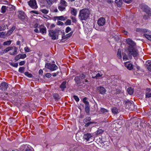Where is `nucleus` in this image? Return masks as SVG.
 <instances>
[{"instance_id":"obj_1","label":"nucleus","mask_w":151,"mask_h":151,"mask_svg":"<svg viewBox=\"0 0 151 151\" xmlns=\"http://www.w3.org/2000/svg\"><path fill=\"white\" fill-rule=\"evenodd\" d=\"M126 42L129 45L127 47L128 56L133 55L134 57L137 56L138 52L136 48V43L130 38L127 39Z\"/></svg>"},{"instance_id":"obj_2","label":"nucleus","mask_w":151,"mask_h":151,"mask_svg":"<svg viewBox=\"0 0 151 151\" xmlns=\"http://www.w3.org/2000/svg\"><path fill=\"white\" fill-rule=\"evenodd\" d=\"M90 13V11L88 9L84 8L80 11L79 18L81 21L86 20L88 18Z\"/></svg>"},{"instance_id":"obj_3","label":"nucleus","mask_w":151,"mask_h":151,"mask_svg":"<svg viewBox=\"0 0 151 151\" xmlns=\"http://www.w3.org/2000/svg\"><path fill=\"white\" fill-rule=\"evenodd\" d=\"M62 33V32L57 29L54 30H50L49 32V35L53 40L58 39L59 33Z\"/></svg>"},{"instance_id":"obj_4","label":"nucleus","mask_w":151,"mask_h":151,"mask_svg":"<svg viewBox=\"0 0 151 151\" xmlns=\"http://www.w3.org/2000/svg\"><path fill=\"white\" fill-rule=\"evenodd\" d=\"M67 6V2L64 0H61L58 6V9L61 11H63L65 9Z\"/></svg>"},{"instance_id":"obj_5","label":"nucleus","mask_w":151,"mask_h":151,"mask_svg":"<svg viewBox=\"0 0 151 151\" xmlns=\"http://www.w3.org/2000/svg\"><path fill=\"white\" fill-rule=\"evenodd\" d=\"M140 7L143 11L151 16V9L150 7L144 4H141L140 5Z\"/></svg>"},{"instance_id":"obj_6","label":"nucleus","mask_w":151,"mask_h":151,"mask_svg":"<svg viewBox=\"0 0 151 151\" xmlns=\"http://www.w3.org/2000/svg\"><path fill=\"white\" fill-rule=\"evenodd\" d=\"M45 67L51 71L55 70L58 68V66L55 64L48 63H47L45 64Z\"/></svg>"},{"instance_id":"obj_7","label":"nucleus","mask_w":151,"mask_h":151,"mask_svg":"<svg viewBox=\"0 0 151 151\" xmlns=\"http://www.w3.org/2000/svg\"><path fill=\"white\" fill-rule=\"evenodd\" d=\"M91 118L90 117H87L83 120V122L85 124L84 127H87L89 125L94 123V122H91Z\"/></svg>"},{"instance_id":"obj_8","label":"nucleus","mask_w":151,"mask_h":151,"mask_svg":"<svg viewBox=\"0 0 151 151\" xmlns=\"http://www.w3.org/2000/svg\"><path fill=\"white\" fill-rule=\"evenodd\" d=\"M29 6L31 8L36 9L37 8L36 1L35 0H30L28 2Z\"/></svg>"},{"instance_id":"obj_9","label":"nucleus","mask_w":151,"mask_h":151,"mask_svg":"<svg viewBox=\"0 0 151 151\" xmlns=\"http://www.w3.org/2000/svg\"><path fill=\"white\" fill-rule=\"evenodd\" d=\"M96 91L99 94L104 95L105 93L106 90L104 87L100 86L97 87Z\"/></svg>"},{"instance_id":"obj_10","label":"nucleus","mask_w":151,"mask_h":151,"mask_svg":"<svg viewBox=\"0 0 151 151\" xmlns=\"http://www.w3.org/2000/svg\"><path fill=\"white\" fill-rule=\"evenodd\" d=\"M125 102L126 104V108L128 109H131L132 110L133 107H134V104L133 102L130 101L128 100L125 101Z\"/></svg>"},{"instance_id":"obj_11","label":"nucleus","mask_w":151,"mask_h":151,"mask_svg":"<svg viewBox=\"0 0 151 151\" xmlns=\"http://www.w3.org/2000/svg\"><path fill=\"white\" fill-rule=\"evenodd\" d=\"M97 23L99 26H104L106 23V20L104 17H100L98 19Z\"/></svg>"},{"instance_id":"obj_12","label":"nucleus","mask_w":151,"mask_h":151,"mask_svg":"<svg viewBox=\"0 0 151 151\" xmlns=\"http://www.w3.org/2000/svg\"><path fill=\"white\" fill-rule=\"evenodd\" d=\"M8 87V84L6 82H4L1 83L0 86V89L2 91H6Z\"/></svg>"},{"instance_id":"obj_13","label":"nucleus","mask_w":151,"mask_h":151,"mask_svg":"<svg viewBox=\"0 0 151 151\" xmlns=\"http://www.w3.org/2000/svg\"><path fill=\"white\" fill-rule=\"evenodd\" d=\"M18 12V17L22 21H24L25 18V15L24 12L21 11H19Z\"/></svg>"},{"instance_id":"obj_14","label":"nucleus","mask_w":151,"mask_h":151,"mask_svg":"<svg viewBox=\"0 0 151 151\" xmlns=\"http://www.w3.org/2000/svg\"><path fill=\"white\" fill-rule=\"evenodd\" d=\"M92 136L90 133H87L85 134L83 136V138L84 139L86 140L87 141H88L90 139H92Z\"/></svg>"},{"instance_id":"obj_15","label":"nucleus","mask_w":151,"mask_h":151,"mask_svg":"<svg viewBox=\"0 0 151 151\" xmlns=\"http://www.w3.org/2000/svg\"><path fill=\"white\" fill-rule=\"evenodd\" d=\"M26 56V55L25 54H19L16 56L15 58V60L16 61H17L20 59H24L25 58Z\"/></svg>"},{"instance_id":"obj_16","label":"nucleus","mask_w":151,"mask_h":151,"mask_svg":"<svg viewBox=\"0 0 151 151\" xmlns=\"http://www.w3.org/2000/svg\"><path fill=\"white\" fill-rule=\"evenodd\" d=\"M40 32L43 34L45 35L46 33V28L41 25L40 28Z\"/></svg>"},{"instance_id":"obj_17","label":"nucleus","mask_w":151,"mask_h":151,"mask_svg":"<svg viewBox=\"0 0 151 151\" xmlns=\"http://www.w3.org/2000/svg\"><path fill=\"white\" fill-rule=\"evenodd\" d=\"M15 28V27L14 26H13L6 34V36H8L10 35L14 30Z\"/></svg>"},{"instance_id":"obj_18","label":"nucleus","mask_w":151,"mask_h":151,"mask_svg":"<svg viewBox=\"0 0 151 151\" xmlns=\"http://www.w3.org/2000/svg\"><path fill=\"white\" fill-rule=\"evenodd\" d=\"M70 13L72 15L74 16H76V15L77 14V11L75 8H70Z\"/></svg>"},{"instance_id":"obj_19","label":"nucleus","mask_w":151,"mask_h":151,"mask_svg":"<svg viewBox=\"0 0 151 151\" xmlns=\"http://www.w3.org/2000/svg\"><path fill=\"white\" fill-rule=\"evenodd\" d=\"M66 82L65 81H63L61 85L60 86V87L61 88L62 91H63L65 88H66Z\"/></svg>"},{"instance_id":"obj_20","label":"nucleus","mask_w":151,"mask_h":151,"mask_svg":"<svg viewBox=\"0 0 151 151\" xmlns=\"http://www.w3.org/2000/svg\"><path fill=\"white\" fill-rule=\"evenodd\" d=\"M125 65L127 68L129 70H131L133 68V65L129 63H125Z\"/></svg>"},{"instance_id":"obj_21","label":"nucleus","mask_w":151,"mask_h":151,"mask_svg":"<svg viewBox=\"0 0 151 151\" xmlns=\"http://www.w3.org/2000/svg\"><path fill=\"white\" fill-rule=\"evenodd\" d=\"M47 2L46 6L47 7H50L52 4L53 2L52 0H46Z\"/></svg>"},{"instance_id":"obj_22","label":"nucleus","mask_w":151,"mask_h":151,"mask_svg":"<svg viewBox=\"0 0 151 151\" xmlns=\"http://www.w3.org/2000/svg\"><path fill=\"white\" fill-rule=\"evenodd\" d=\"M115 2L119 6H121L123 4L122 0H116Z\"/></svg>"},{"instance_id":"obj_23","label":"nucleus","mask_w":151,"mask_h":151,"mask_svg":"<svg viewBox=\"0 0 151 151\" xmlns=\"http://www.w3.org/2000/svg\"><path fill=\"white\" fill-rule=\"evenodd\" d=\"M56 18L62 21L65 20L66 19H67V17H64L63 16L57 17Z\"/></svg>"},{"instance_id":"obj_24","label":"nucleus","mask_w":151,"mask_h":151,"mask_svg":"<svg viewBox=\"0 0 151 151\" xmlns=\"http://www.w3.org/2000/svg\"><path fill=\"white\" fill-rule=\"evenodd\" d=\"M117 57L120 59H121V52L120 49H118L117 52Z\"/></svg>"},{"instance_id":"obj_25","label":"nucleus","mask_w":151,"mask_h":151,"mask_svg":"<svg viewBox=\"0 0 151 151\" xmlns=\"http://www.w3.org/2000/svg\"><path fill=\"white\" fill-rule=\"evenodd\" d=\"M127 91L129 94L132 95L133 93L134 92L133 89L131 87L127 89Z\"/></svg>"},{"instance_id":"obj_26","label":"nucleus","mask_w":151,"mask_h":151,"mask_svg":"<svg viewBox=\"0 0 151 151\" xmlns=\"http://www.w3.org/2000/svg\"><path fill=\"white\" fill-rule=\"evenodd\" d=\"M79 76H76L75 78V80L77 84H79L81 83L80 81V78H79Z\"/></svg>"},{"instance_id":"obj_27","label":"nucleus","mask_w":151,"mask_h":151,"mask_svg":"<svg viewBox=\"0 0 151 151\" xmlns=\"http://www.w3.org/2000/svg\"><path fill=\"white\" fill-rule=\"evenodd\" d=\"M17 48L16 47H15L14 48V51L13 52H9V54L11 55H15L17 52Z\"/></svg>"},{"instance_id":"obj_28","label":"nucleus","mask_w":151,"mask_h":151,"mask_svg":"<svg viewBox=\"0 0 151 151\" xmlns=\"http://www.w3.org/2000/svg\"><path fill=\"white\" fill-rule=\"evenodd\" d=\"M147 67L149 70L151 71V61L147 62Z\"/></svg>"},{"instance_id":"obj_29","label":"nucleus","mask_w":151,"mask_h":151,"mask_svg":"<svg viewBox=\"0 0 151 151\" xmlns=\"http://www.w3.org/2000/svg\"><path fill=\"white\" fill-rule=\"evenodd\" d=\"M111 111L113 113L115 114H116L118 113V109L116 108H113L112 109Z\"/></svg>"},{"instance_id":"obj_30","label":"nucleus","mask_w":151,"mask_h":151,"mask_svg":"<svg viewBox=\"0 0 151 151\" xmlns=\"http://www.w3.org/2000/svg\"><path fill=\"white\" fill-rule=\"evenodd\" d=\"M53 97L55 99L56 101H58L60 99L57 93H55L53 94Z\"/></svg>"},{"instance_id":"obj_31","label":"nucleus","mask_w":151,"mask_h":151,"mask_svg":"<svg viewBox=\"0 0 151 151\" xmlns=\"http://www.w3.org/2000/svg\"><path fill=\"white\" fill-rule=\"evenodd\" d=\"M122 55L123 56V58L124 60L126 61L128 60L127 55L124 52L122 53Z\"/></svg>"},{"instance_id":"obj_32","label":"nucleus","mask_w":151,"mask_h":151,"mask_svg":"<svg viewBox=\"0 0 151 151\" xmlns=\"http://www.w3.org/2000/svg\"><path fill=\"white\" fill-rule=\"evenodd\" d=\"M85 109L86 112L87 113H89L90 111L89 105H85Z\"/></svg>"},{"instance_id":"obj_33","label":"nucleus","mask_w":151,"mask_h":151,"mask_svg":"<svg viewBox=\"0 0 151 151\" xmlns=\"http://www.w3.org/2000/svg\"><path fill=\"white\" fill-rule=\"evenodd\" d=\"M104 130L102 129H99L96 131V134H100L104 132Z\"/></svg>"},{"instance_id":"obj_34","label":"nucleus","mask_w":151,"mask_h":151,"mask_svg":"<svg viewBox=\"0 0 151 151\" xmlns=\"http://www.w3.org/2000/svg\"><path fill=\"white\" fill-rule=\"evenodd\" d=\"M6 29V26L5 24H2L0 26V31L5 30Z\"/></svg>"},{"instance_id":"obj_35","label":"nucleus","mask_w":151,"mask_h":151,"mask_svg":"<svg viewBox=\"0 0 151 151\" xmlns=\"http://www.w3.org/2000/svg\"><path fill=\"white\" fill-rule=\"evenodd\" d=\"M143 35L149 40H151V35L146 34H144Z\"/></svg>"},{"instance_id":"obj_36","label":"nucleus","mask_w":151,"mask_h":151,"mask_svg":"<svg viewBox=\"0 0 151 151\" xmlns=\"http://www.w3.org/2000/svg\"><path fill=\"white\" fill-rule=\"evenodd\" d=\"M86 100L87 98L86 97L84 98L83 100V103L85 104V105H89V103L88 101H86Z\"/></svg>"},{"instance_id":"obj_37","label":"nucleus","mask_w":151,"mask_h":151,"mask_svg":"<svg viewBox=\"0 0 151 151\" xmlns=\"http://www.w3.org/2000/svg\"><path fill=\"white\" fill-rule=\"evenodd\" d=\"M40 11L42 13L45 14H47L48 13V11L47 10L45 9H41Z\"/></svg>"},{"instance_id":"obj_38","label":"nucleus","mask_w":151,"mask_h":151,"mask_svg":"<svg viewBox=\"0 0 151 151\" xmlns=\"http://www.w3.org/2000/svg\"><path fill=\"white\" fill-rule=\"evenodd\" d=\"M24 74L25 76L29 78H32V75L31 73H29L28 72H25Z\"/></svg>"},{"instance_id":"obj_39","label":"nucleus","mask_w":151,"mask_h":151,"mask_svg":"<svg viewBox=\"0 0 151 151\" xmlns=\"http://www.w3.org/2000/svg\"><path fill=\"white\" fill-rule=\"evenodd\" d=\"M11 42V41L10 40H9L6 42H5L3 43V45H10Z\"/></svg>"},{"instance_id":"obj_40","label":"nucleus","mask_w":151,"mask_h":151,"mask_svg":"<svg viewBox=\"0 0 151 151\" xmlns=\"http://www.w3.org/2000/svg\"><path fill=\"white\" fill-rule=\"evenodd\" d=\"M65 24L66 25H70L71 24V21L70 19H67L66 22L65 23Z\"/></svg>"},{"instance_id":"obj_41","label":"nucleus","mask_w":151,"mask_h":151,"mask_svg":"<svg viewBox=\"0 0 151 151\" xmlns=\"http://www.w3.org/2000/svg\"><path fill=\"white\" fill-rule=\"evenodd\" d=\"M8 51H9V50L8 48L7 47L5 49L2 50L1 52V55H2L3 54L7 52Z\"/></svg>"},{"instance_id":"obj_42","label":"nucleus","mask_w":151,"mask_h":151,"mask_svg":"<svg viewBox=\"0 0 151 151\" xmlns=\"http://www.w3.org/2000/svg\"><path fill=\"white\" fill-rule=\"evenodd\" d=\"M6 6H3L1 9V12L4 13L6 12Z\"/></svg>"},{"instance_id":"obj_43","label":"nucleus","mask_w":151,"mask_h":151,"mask_svg":"<svg viewBox=\"0 0 151 151\" xmlns=\"http://www.w3.org/2000/svg\"><path fill=\"white\" fill-rule=\"evenodd\" d=\"M104 27H98V29H96L97 30L99 31H103L104 30Z\"/></svg>"},{"instance_id":"obj_44","label":"nucleus","mask_w":151,"mask_h":151,"mask_svg":"<svg viewBox=\"0 0 151 151\" xmlns=\"http://www.w3.org/2000/svg\"><path fill=\"white\" fill-rule=\"evenodd\" d=\"M24 69V68L23 67H20L19 69V71L21 73H23Z\"/></svg>"},{"instance_id":"obj_45","label":"nucleus","mask_w":151,"mask_h":151,"mask_svg":"<svg viewBox=\"0 0 151 151\" xmlns=\"http://www.w3.org/2000/svg\"><path fill=\"white\" fill-rule=\"evenodd\" d=\"M5 35H6V33L5 32H0V37L3 38Z\"/></svg>"},{"instance_id":"obj_46","label":"nucleus","mask_w":151,"mask_h":151,"mask_svg":"<svg viewBox=\"0 0 151 151\" xmlns=\"http://www.w3.org/2000/svg\"><path fill=\"white\" fill-rule=\"evenodd\" d=\"M79 77L80 78H81L82 79H83L86 78V76L83 74H81L80 75Z\"/></svg>"},{"instance_id":"obj_47","label":"nucleus","mask_w":151,"mask_h":151,"mask_svg":"<svg viewBox=\"0 0 151 151\" xmlns=\"http://www.w3.org/2000/svg\"><path fill=\"white\" fill-rule=\"evenodd\" d=\"M102 75V74L100 75L99 73H97L96 76L94 77H93V78L97 79L98 77H100Z\"/></svg>"},{"instance_id":"obj_48","label":"nucleus","mask_w":151,"mask_h":151,"mask_svg":"<svg viewBox=\"0 0 151 151\" xmlns=\"http://www.w3.org/2000/svg\"><path fill=\"white\" fill-rule=\"evenodd\" d=\"M101 112L102 113H104L108 112L107 110L103 108H101Z\"/></svg>"},{"instance_id":"obj_49","label":"nucleus","mask_w":151,"mask_h":151,"mask_svg":"<svg viewBox=\"0 0 151 151\" xmlns=\"http://www.w3.org/2000/svg\"><path fill=\"white\" fill-rule=\"evenodd\" d=\"M70 18H71V19L72 20L73 22L74 23L76 22L77 20H76V19L75 17H70Z\"/></svg>"},{"instance_id":"obj_50","label":"nucleus","mask_w":151,"mask_h":151,"mask_svg":"<svg viewBox=\"0 0 151 151\" xmlns=\"http://www.w3.org/2000/svg\"><path fill=\"white\" fill-rule=\"evenodd\" d=\"M149 16H150V15H149L148 14V15L146 14L144 15L143 16V19L145 20H146L149 18Z\"/></svg>"},{"instance_id":"obj_51","label":"nucleus","mask_w":151,"mask_h":151,"mask_svg":"<svg viewBox=\"0 0 151 151\" xmlns=\"http://www.w3.org/2000/svg\"><path fill=\"white\" fill-rule=\"evenodd\" d=\"M73 97L76 101L78 102L79 101V99L77 96L74 95L73 96Z\"/></svg>"},{"instance_id":"obj_52","label":"nucleus","mask_w":151,"mask_h":151,"mask_svg":"<svg viewBox=\"0 0 151 151\" xmlns=\"http://www.w3.org/2000/svg\"><path fill=\"white\" fill-rule=\"evenodd\" d=\"M71 29L69 27H68L66 29L65 32L66 33L68 32L71 30Z\"/></svg>"},{"instance_id":"obj_53","label":"nucleus","mask_w":151,"mask_h":151,"mask_svg":"<svg viewBox=\"0 0 151 151\" xmlns=\"http://www.w3.org/2000/svg\"><path fill=\"white\" fill-rule=\"evenodd\" d=\"M11 65L15 67H17L18 66V64L17 63H12L11 64Z\"/></svg>"},{"instance_id":"obj_54","label":"nucleus","mask_w":151,"mask_h":151,"mask_svg":"<svg viewBox=\"0 0 151 151\" xmlns=\"http://www.w3.org/2000/svg\"><path fill=\"white\" fill-rule=\"evenodd\" d=\"M132 0H123V1L125 3L127 4L131 3L132 1Z\"/></svg>"},{"instance_id":"obj_55","label":"nucleus","mask_w":151,"mask_h":151,"mask_svg":"<svg viewBox=\"0 0 151 151\" xmlns=\"http://www.w3.org/2000/svg\"><path fill=\"white\" fill-rule=\"evenodd\" d=\"M146 97L149 98L151 97V93H146Z\"/></svg>"},{"instance_id":"obj_56","label":"nucleus","mask_w":151,"mask_h":151,"mask_svg":"<svg viewBox=\"0 0 151 151\" xmlns=\"http://www.w3.org/2000/svg\"><path fill=\"white\" fill-rule=\"evenodd\" d=\"M72 33H71V32L67 34L66 35L65 37H66V38H67V39H68L70 36H71L72 35Z\"/></svg>"},{"instance_id":"obj_57","label":"nucleus","mask_w":151,"mask_h":151,"mask_svg":"<svg viewBox=\"0 0 151 151\" xmlns=\"http://www.w3.org/2000/svg\"><path fill=\"white\" fill-rule=\"evenodd\" d=\"M106 2L109 4H112L113 2V0H106Z\"/></svg>"},{"instance_id":"obj_58","label":"nucleus","mask_w":151,"mask_h":151,"mask_svg":"<svg viewBox=\"0 0 151 151\" xmlns=\"http://www.w3.org/2000/svg\"><path fill=\"white\" fill-rule=\"evenodd\" d=\"M48 78H50L51 76V75L50 73H47L45 75Z\"/></svg>"},{"instance_id":"obj_59","label":"nucleus","mask_w":151,"mask_h":151,"mask_svg":"<svg viewBox=\"0 0 151 151\" xmlns=\"http://www.w3.org/2000/svg\"><path fill=\"white\" fill-rule=\"evenodd\" d=\"M24 50L26 52H29V50L28 48L27 47H25L24 48Z\"/></svg>"},{"instance_id":"obj_60","label":"nucleus","mask_w":151,"mask_h":151,"mask_svg":"<svg viewBox=\"0 0 151 151\" xmlns=\"http://www.w3.org/2000/svg\"><path fill=\"white\" fill-rule=\"evenodd\" d=\"M62 40H61V42H63L64 41H63V40H65V39H67V38H66V37H65V36H63V35H62Z\"/></svg>"},{"instance_id":"obj_61","label":"nucleus","mask_w":151,"mask_h":151,"mask_svg":"<svg viewBox=\"0 0 151 151\" xmlns=\"http://www.w3.org/2000/svg\"><path fill=\"white\" fill-rule=\"evenodd\" d=\"M24 64L25 61H22L19 63V65H24Z\"/></svg>"},{"instance_id":"obj_62","label":"nucleus","mask_w":151,"mask_h":151,"mask_svg":"<svg viewBox=\"0 0 151 151\" xmlns=\"http://www.w3.org/2000/svg\"><path fill=\"white\" fill-rule=\"evenodd\" d=\"M43 73V71L42 70L40 69L39 70V75H42Z\"/></svg>"},{"instance_id":"obj_63","label":"nucleus","mask_w":151,"mask_h":151,"mask_svg":"<svg viewBox=\"0 0 151 151\" xmlns=\"http://www.w3.org/2000/svg\"><path fill=\"white\" fill-rule=\"evenodd\" d=\"M63 23L60 21H58L57 22V24L58 25H63Z\"/></svg>"},{"instance_id":"obj_64","label":"nucleus","mask_w":151,"mask_h":151,"mask_svg":"<svg viewBox=\"0 0 151 151\" xmlns=\"http://www.w3.org/2000/svg\"><path fill=\"white\" fill-rule=\"evenodd\" d=\"M59 73V72H57L56 73H53L52 74V76L53 77L56 76Z\"/></svg>"}]
</instances>
